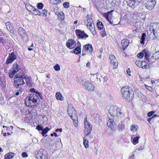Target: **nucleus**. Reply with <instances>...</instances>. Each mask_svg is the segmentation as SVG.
<instances>
[{
    "label": "nucleus",
    "mask_w": 159,
    "mask_h": 159,
    "mask_svg": "<svg viewBox=\"0 0 159 159\" xmlns=\"http://www.w3.org/2000/svg\"><path fill=\"white\" fill-rule=\"evenodd\" d=\"M56 97L58 100L62 101L63 100V97H62L61 94L59 92H57L56 94Z\"/></svg>",
    "instance_id": "nucleus-28"
},
{
    "label": "nucleus",
    "mask_w": 159,
    "mask_h": 159,
    "mask_svg": "<svg viewBox=\"0 0 159 159\" xmlns=\"http://www.w3.org/2000/svg\"><path fill=\"white\" fill-rule=\"evenodd\" d=\"M101 35L102 37H104L105 36L106 33V31L104 30L103 31H102L101 32Z\"/></svg>",
    "instance_id": "nucleus-60"
},
{
    "label": "nucleus",
    "mask_w": 159,
    "mask_h": 159,
    "mask_svg": "<svg viewBox=\"0 0 159 159\" xmlns=\"http://www.w3.org/2000/svg\"><path fill=\"white\" fill-rule=\"evenodd\" d=\"M70 116L73 120H74L77 118L75 110H73Z\"/></svg>",
    "instance_id": "nucleus-34"
},
{
    "label": "nucleus",
    "mask_w": 159,
    "mask_h": 159,
    "mask_svg": "<svg viewBox=\"0 0 159 159\" xmlns=\"http://www.w3.org/2000/svg\"><path fill=\"white\" fill-rule=\"evenodd\" d=\"M143 56V51H142V52L139 53L137 55L138 57L139 58H142Z\"/></svg>",
    "instance_id": "nucleus-51"
},
{
    "label": "nucleus",
    "mask_w": 159,
    "mask_h": 159,
    "mask_svg": "<svg viewBox=\"0 0 159 159\" xmlns=\"http://www.w3.org/2000/svg\"><path fill=\"white\" fill-rule=\"evenodd\" d=\"M75 46H76V47L81 48V44L79 41H77V43H76L75 44Z\"/></svg>",
    "instance_id": "nucleus-55"
},
{
    "label": "nucleus",
    "mask_w": 159,
    "mask_h": 159,
    "mask_svg": "<svg viewBox=\"0 0 159 159\" xmlns=\"http://www.w3.org/2000/svg\"><path fill=\"white\" fill-rule=\"evenodd\" d=\"M25 103V105L29 107H34L39 102V99L38 95L34 93H31L29 96L26 97Z\"/></svg>",
    "instance_id": "nucleus-2"
},
{
    "label": "nucleus",
    "mask_w": 159,
    "mask_h": 159,
    "mask_svg": "<svg viewBox=\"0 0 159 159\" xmlns=\"http://www.w3.org/2000/svg\"><path fill=\"white\" fill-rule=\"evenodd\" d=\"M155 113V111H152L149 112L147 114L148 116V117H150L154 113Z\"/></svg>",
    "instance_id": "nucleus-56"
},
{
    "label": "nucleus",
    "mask_w": 159,
    "mask_h": 159,
    "mask_svg": "<svg viewBox=\"0 0 159 159\" xmlns=\"http://www.w3.org/2000/svg\"><path fill=\"white\" fill-rule=\"evenodd\" d=\"M89 142L87 140L86 137H84L83 138V144L86 148H88L89 145L88 144Z\"/></svg>",
    "instance_id": "nucleus-32"
},
{
    "label": "nucleus",
    "mask_w": 159,
    "mask_h": 159,
    "mask_svg": "<svg viewBox=\"0 0 159 159\" xmlns=\"http://www.w3.org/2000/svg\"><path fill=\"white\" fill-rule=\"evenodd\" d=\"M84 89L89 91L93 90L94 86L91 83L86 82L84 84Z\"/></svg>",
    "instance_id": "nucleus-12"
},
{
    "label": "nucleus",
    "mask_w": 159,
    "mask_h": 159,
    "mask_svg": "<svg viewBox=\"0 0 159 159\" xmlns=\"http://www.w3.org/2000/svg\"><path fill=\"white\" fill-rule=\"evenodd\" d=\"M109 112L110 113V114L111 115V116H114L116 115L117 116H119L121 114L120 112L118 111H117V110H115V111L116 112V113H117L116 114H114L113 113H112V111H114V110H109Z\"/></svg>",
    "instance_id": "nucleus-35"
},
{
    "label": "nucleus",
    "mask_w": 159,
    "mask_h": 159,
    "mask_svg": "<svg viewBox=\"0 0 159 159\" xmlns=\"http://www.w3.org/2000/svg\"><path fill=\"white\" fill-rule=\"evenodd\" d=\"M36 129L39 131L43 130V128L41 125H38L36 128Z\"/></svg>",
    "instance_id": "nucleus-48"
},
{
    "label": "nucleus",
    "mask_w": 159,
    "mask_h": 159,
    "mask_svg": "<svg viewBox=\"0 0 159 159\" xmlns=\"http://www.w3.org/2000/svg\"><path fill=\"white\" fill-rule=\"evenodd\" d=\"M134 15L133 13H128L124 15V16L121 18V20H129Z\"/></svg>",
    "instance_id": "nucleus-20"
},
{
    "label": "nucleus",
    "mask_w": 159,
    "mask_h": 159,
    "mask_svg": "<svg viewBox=\"0 0 159 159\" xmlns=\"http://www.w3.org/2000/svg\"><path fill=\"white\" fill-rule=\"evenodd\" d=\"M13 69L16 70H18V71L20 70L19 66L16 63L14 64L13 65Z\"/></svg>",
    "instance_id": "nucleus-46"
},
{
    "label": "nucleus",
    "mask_w": 159,
    "mask_h": 159,
    "mask_svg": "<svg viewBox=\"0 0 159 159\" xmlns=\"http://www.w3.org/2000/svg\"><path fill=\"white\" fill-rule=\"evenodd\" d=\"M6 25L7 30L9 31L11 33H13V30L11 23L9 22H7L6 23Z\"/></svg>",
    "instance_id": "nucleus-22"
},
{
    "label": "nucleus",
    "mask_w": 159,
    "mask_h": 159,
    "mask_svg": "<svg viewBox=\"0 0 159 159\" xmlns=\"http://www.w3.org/2000/svg\"><path fill=\"white\" fill-rule=\"evenodd\" d=\"M144 147L143 146H140L138 148L139 151L142 150L143 149Z\"/></svg>",
    "instance_id": "nucleus-64"
},
{
    "label": "nucleus",
    "mask_w": 159,
    "mask_h": 159,
    "mask_svg": "<svg viewBox=\"0 0 159 159\" xmlns=\"http://www.w3.org/2000/svg\"><path fill=\"white\" fill-rule=\"evenodd\" d=\"M20 78H24V79L25 80V81L27 83L28 82V81H29V78L24 76V73L20 72H19L17 74H16L14 77V79Z\"/></svg>",
    "instance_id": "nucleus-15"
},
{
    "label": "nucleus",
    "mask_w": 159,
    "mask_h": 159,
    "mask_svg": "<svg viewBox=\"0 0 159 159\" xmlns=\"http://www.w3.org/2000/svg\"><path fill=\"white\" fill-rule=\"evenodd\" d=\"M31 13L35 15H40L41 14V11L38 10L36 8L33 7L32 10H31Z\"/></svg>",
    "instance_id": "nucleus-21"
},
{
    "label": "nucleus",
    "mask_w": 159,
    "mask_h": 159,
    "mask_svg": "<svg viewBox=\"0 0 159 159\" xmlns=\"http://www.w3.org/2000/svg\"><path fill=\"white\" fill-rule=\"evenodd\" d=\"M122 98L126 101L131 102L134 98V92L129 86L122 87L121 89Z\"/></svg>",
    "instance_id": "nucleus-1"
},
{
    "label": "nucleus",
    "mask_w": 159,
    "mask_h": 159,
    "mask_svg": "<svg viewBox=\"0 0 159 159\" xmlns=\"http://www.w3.org/2000/svg\"><path fill=\"white\" fill-rule=\"evenodd\" d=\"M64 7L66 8H67L69 7V3L67 2H65L63 4Z\"/></svg>",
    "instance_id": "nucleus-50"
},
{
    "label": "nucleus",
    "mask_w": 159,
    "mask_h": 159,
    "mask_svg": "<svg viewBox=\"0 0 159 159\" xmlns=\"http://www.w3.org/2000/svg\"><path fill=\"white\" fill-rule=\"evenodd\" d=\"M108 120L107 122V125L108 127L111 129H112L113 128L115 123L114 122V120L112 118H107Z\"/></svg>",
    "instance_id": "nucleus-16"
},
{
    "label": "nucleus",
    "mask_w": 159,
    "mask_h": 159,
    "mask_svg": "<svg viewBox=\"0 0 159 159\" xmlns=\"http://www.w3.org/2000/svg\"><path fill=\"white\" fill-rule=\"evenodd\" d=\"M50 130V129L47 127L45 128L44 129H43V130H42V132H41V134L43 136H44V135L47 134L48 132Z\"/></svg>",
    "instance_id": "nucleus-41"
},
{
    "label": "nucleus",
    "mask_w": 159,
    "mask_h": 159,
    "mask_svg": "<svg viewBox=\"0 0 159 159\" xmlns=\"http://www.w3.org/2000/svg\"><path fill=\"white\" fill-rule=\"evenodd\" d=\"M72 108H74L73 105L71 103H68L67 109H71Z\"/></svg>",
    "instance_id": "nucleus-54"
},
{
    "label": "nucleus",
    "mask_w": 159,
    "mask_h": 159,
    "mask_svg": "<svg viewBox=\"0 0 159 159\" xmlns=\"http://www.w3.org/2000/svg\"><path fill=\"white\" fill-rule=\"evenodd\" d=\"M75 41L73 39H69L68 40L66 43V46L67 47L69 48V49H71L75 48V47H74L72 48H71V47L73 45V44L75 43Z\"/></svg>",
    "instance_id": "nucleus-19"
},
{
    "label": "nucleus",
    "mask_w": 159,
    "mask_h": 159,
    "mask_svg": "<svg viewBox=\"0 0 159 159\" xmlns=\"http://www.w3.org/2000/svg\"><path fill=\"white\" fill-rule=\"evenodd\" d=\"M15 154L12 152H9L7 154H6L4 156L5 159H11L14 156Z\"/></svg>",
    "instance_id": "nucleus-24"
},
{
    "label": "nucleus",
    "mask_w": 159,
    "mask_h": 159,
    "mask_svg": "<svg viewBox=\"0 0 159 159\" xmlns=\"http://www.w3.org/2000/svg\"><path fill=\"white\" fill-rule=\"evenodd\" d=\"M150 30L152 31L153 34L155 35L158 30H159V23H151L150 26Z\"/></svg>",
    "instance_id": "nucleus-8"
},
{
    "label": "nucleus",
    "mask_w": 159,
    "mask_h": 159,
    "mask_svg": "<svg viewBox=\"0 0 159 159\" xmlns=\"http://www.w3.org/2000/svg\"><path fill=\"white\" fill-rule=\"evenodd\" d=\"M37 7L38 9H41L43 7V5L42 3H39L37 4Z\"/></svg>",
    "instance_id": "nucleus-45"
},
{
    "label": "nucleus",
    "mask_w": 159,
    "mask_h": 159,
    "mask_svg": "<svg viewBox=\"0 0 159 159\" xmlns=\"http://www.w3.org/2000/svg\"><path fill=\"white\" fill-rule=\"evenodd\" d=\"M146 36V34L145 33H143L142 34L141 38V40L140 41V42L141 44H144V41L145 40Z\"/></svg>",
    "instance_id": "nucleus-39"
},
{
    "label": "nucleus",
    "mask_w": 159,
    "mask_h": 159,
    "mask_svg": "<svg viewBox=\"0 0 159 159\" xmlns=\"http://www.w3.org/2000/svg\"><path fill=\"white\" fill-rule=\"evenodd\" d=\"M143 56L147 60H148L149 57V52L147 50H143Z\"/></svg>",
    "instance_id": "nucleus-30"
},
{
    "label": "nucleus",
    "mask_w": 159,
    "mask_h": 159,
    "mask_svg": "<svg viewBox=\"0 0 159 159\" xmlns=\"http://www.w3.org/2000/svg\"><path fill=\"white\" fill-rule=\"evenodd\" d=\"M98 75H101L100 74H99L98 73V74H94L93 75V77H94V78H96V80H97L96 81H95V82L96 83H99V82H100L99 81V79L98 78V79H97V77H98Z\"/></svg>",
    "instance_id": "nucleus-47"
},
{
    "label": "nucleus",
    "mask_w": 159,
    "mask_h": 159,
    "mask_svg": "<svg viewBox=\"0 0 159 159\" xmlns=\"http://www.w3.org/2000/svg\"><path fill=\"white\" fill-rule=\"evenodd\" d=\"M145 2L146 8L149 10L153 9L156 4L155 0H145Z\"/></svg>",
    "instance_id": "nucleus-5"
},
{
    "label": "nucleus",
    "mask_w": 159,
    "mask_h": 159,
    "mask_svg": "<svg viewBox=\"0 0 159 159\" xmlns=\"http://www.w3.org/2000/svg\"><path fill=\"white\" fill-rule=\"evenodd\" d=\"M89 50V52L92 53L93 52V48H92V46L91 44H86L83 46L82 52H86V51H88Z\"/></svg>",
    "instance_id": "nucleus-14"
},
{
    "label": "nucleus",
    "mask_w": 159,
    "mask_h": 159,
    "mask_svg": "<svg viewBox=\"0 0 159 159\" xmlns=\"http://www.w3.org/2000/svg\"><path fill=\"white\" fill-rule=\"evenodd\" d=\"M87 22L88 23V24H89L90 23H93V20L92 19V18L91 17H90L89 18H88L87 20Z\"/></svg>",
    "instance_id": "nucleus-53"
},
{
    "label": "nucleus",
    "mask_w": 159,
    "mask_h": 159,
    "mask_svg": "<svg viewBox=\"0 0 159 159\" xmlns=\"http://www.w3.org/2000/svg\"><path fill=\"white\" fill-rule=\"evenodd\" d=\"M14 74L11 71H10L9 72V75L10 78H12L13 77Z\"/></svg>",
    "instance_id": "nucleus-59"
},
{
    "label": "nucleus",
    "mask_w": 159,
    "mask_h": 159,
    "mask_svg": "<svg viewBox=\"0 0 159 159\" xmlns=\"http://www.w3.org/2000/svg\"><path fill=\"white\" fill-rule=\"evenodd\" d=\"M121 43L122 48L123 50H124L128 46L129 44V41L127 39H123L121 40Z\"/></svg>",
    "instance_id": "nucleus-18"
},
{
    "label": "nucleus",
    "mask_w": 159,
    "mask_h": 159,
    "mask_svg": "<svg viewBox=\"0 0 159 159\" xmlns=\"http://www.w3.org/2000/svg\"><path fill=\"white\" fill-rule=\"evenodd\" d=\"M135 64L139 67L141 66V61H136L135 62Z\"/></svg>",
    "instance_id": "nucleus-52"
},
{
    "label": "nucleus",
    "mask_w": 159,
    "mask_h": 159,
    "mask_svg": "<svg viewBox=\"0 0 159 159\" xmlns=\"http://www.w3.org/2000/svg\"><path fill=\"white\" fill-rule=\"evenodd\" d=\"M41 13L43 16H46L47 14V11L45 10H41Z\"/></svg>",
    "instance_id": "nucleus-49"
},
{
    "label": "nucleus",
    "mask_w": 159,
    "mask_h": 159,
    "mask_svg": "<svg viewBox=\"0 0 159 159\" xmlns=\"http://www.w3.org/2000/svg\"><path fill=\"white\" fill-rule=\"evenodd\" d=\"M89 26V29L90 31L92 30H94L95 29L94 28V26L93 24V23H90L89 25L88 24L87 25V27H88V26Z\"/></svg>",
    "instance_id": "nucleus-42"
},
{
    "label": "nucleus",
    "mask_w": 159,
    "mask_h": 159,
    "mask_svg": "<svg viewBox=\"0 0 159 159\" xmlns=\"http://www.w3.org/2000/svg\"><path fill=\"white\" fill-rule=\"evenodd\" d=\"M20 88L18 90V91L19 92H20V93H22V92L24 90V89L23 88H22L21 86H20Z\"/></svg>",
    "instance_id": "nucleus-62"
},
{
    "label": "nucleus",
    "mask_w": 159,
    "mask_h": 159,
    "mask_svg": "<svg viewBox=\"0 0 159 159\" xmlns=\"http://www.w3.org/2000/svg\"><path fill=\"white\" fill-rule=\"evenodd\" d=\"M84 133L86 136H88L92 130V125L90 123L84 125Z\"/></svg>",
    "instance_id": "nucleus-9"
},
{
    "label": "nucleus",
    "mask_w": 159,
    "mask_h": 159,
    "mask_svg": "<svg viewBox=\"0 0 159 159\" xmlns=\"http://www.w3.org/2000/svg\"><path fill=\"white\" fill-rule=\"evenodd\" d=\"M50 3L53 4H58L56 0H51Z\"/></svg>",
    "instance_id": "nucleus-57"
},
{
    "label": "nucleus",
    "mask_w": 159,
    "mask_h": 159,
    "mask_svg": "<svg viewBox=\"0 0 159 159\" xmlns=\"http://www.w3.org/2000/svg\"><path fill=\"white\" fill-rule=\"evenodd\" d=\"M58 16V19L59 20H64L65 18V15L63 12L60 11L58 12L57 14L56 13Z\"/></svg>",
    "instance_id": "nucleus-23"
},
{
    "label": "nucleus",
    "mask_w": 159,
    "mask_h": 159,
    "mask_svg": "<svg viewBox=\"0 0 159 159\" xmlns=\"http://www.w3.org/2000/svg\"><path fill=\"white\" fill-rule=\"evenodd\" d=\"M36 157L38 159H47L48 155L46 151L41 149L38 152Z\"/></svg>",
    "instance_id": "nucleus-4"
},
{
    "label": "nucleus",
    "mask_w": 159,
    "mask_h": 159,
    "mask_svg": "<svg viewBox=\"0 0 159 159\" xmlns=\"http://www.w3.org/2000/svg\"><path fill=\"white\" fill-rule=\"evenodd\" d=\"M141 68L143 69H148L149 66L147 62L145 61H141Z\"/></svg>",
    "instance_id": "nucleus-27"
},
{
    "label": "nucleus",
    "mask_w": 159,
    "mask_h": 159,
    "mask_svg": "<svg viewBox=\"0 0 159 159\" xmlns=\"http://www.w3.org/2000/svg\"><path fill=\"white\" fill-rule=\"evenodd\" d=\"M22 113L26 115L24 121L25 123H29L32 122V119L36 117L34 111L36 110H20Z\"/></svg>",
    "instance_id": "nucleus-3"
},
{
    "label": "nucleus",
    "mask_w": 159,
    "mask_h": 159,
    "mask_svg": "<svg viewBox=\"0 0 159 159\" xmlns=\"http://www.w3.org/2000/svg\"><path fill=\"white\" fill-rule=\"evenodd\" d=\"M110 109H117L118 107L116 106L112 105L110 107Z\"/></svg>",
    "instance_id": "nucleus-58"
},
{
    "label": "nucleus",
    "mask_w": 159,
    "mask_h": 159,
    "mask_svg": "<svg viewBox=\"0 0 159 159\" xmlns=\"http://www.w3.org/2000/svg\"><path fill=\"white\" fill-rule=\"evenodd\" d=\"M125 129V125L122 124H120L118 126V129L120 131H123Z\"/></svg>",
    "instance_id": "nucleus-31"
},
{
    "label": "nucleus",
    "mask_w": 159,
    "mask_h": 159,
    "mask_svg": "<svg viewBox=\"0 0 159 159\" xmlns=\"http://www.w3.org/2000/svg\"><path fill=\"white\" fill-rule=\"evenodd\" d=\"M22 39L25 42H27L28 40V37L27 34L21 36Z\"/></svg>",
    "instance_id": "nucleus-37"
},
{
    "label": "nucleus",
    "mask_w": 159,
    "mask_h": 159,
    "mask_svg": "<svg viewBox=\"0 0 159 159\" xmlns=\"http://www.w3.org/2000/svg\"><path fill=\"white\" fill-rule=\"evenodd\" d=\"M97 25L98 29L99 30H101L104 27L103 24L101 21L98 22L97 23Z\"/></svg>",
    "instance_id": "nucleus-36"
},
{
    "label": "nucleus",
    "mask_w": 159,
    "mask_h": 159,
    "mask_svg": "<svg viewBox=\"0 0 159 159\" xmlns=\"http://www.w3.org/2000/svg\"><path fill=\"white\" fill-rule=\"evenodd\" d=\"M25 7L28 11H30V12H31V10H32L34 7L28 4H26L25 5Z\"/></svg>",
    "instance_id": "nucleus-43"
},
{
    "label": "nucleus",
    "mask_w": 159,
    "mask_h": 159,
    "mask_svg": "<svg viewBox=\"0 0 159 159\" xmlns=\"http://www.w3.org/2000/svg\"><path fill=\"white\" fill-rule=\"evenodd\" d=\"M141 0H126L127 5L132 8L137 6L140 2Z\"/></svg>",
    "instance_id": "nucleus-7"
},
{
    "label": "nucleus",
    "mask_w": 159,
    "mask_h": 159,
    "mask_svg": "<svg viewBox=\"0 0 159 159\" xmlns=\"http://www.w3.org/2000/svg\"><path fill=\"white\" fill-rule=\"evenodd\" d=\"M110 59L111 60V63L113 66V68H116L118 65V62L115 57L114 56L111 55L110 56Z\"/></svg>",
    "instance_id": "nucleus-13"
},
{
    "label": "nucleus",
    "mask_w": 159,
    "mask_h": 159,
    "mask_svg": "<svg viewBox=\"0 0 159 159\" xmlns=\"http://www.w3.org/2000/svg\"><path fill=\"white\" fill-rule=\"evenodd\" d=\"M98 77H97V79H99L100 82L101 81H103V82L104 83L105 82H106L108 80V78L106 76H105L103 77L101 75H98Z\"/></svg>",
    "instance_id": "nucleus-25"
},
{
    "label": "nucleus",
    "mask_w": 159,
    "mask_h": 159,
    "mask_svg": "<svg viewBox=\"0 0 159 159\" xmlns=\"http://www.w3.org/2000/svg\"><path fill=\"white\" fill-rule=\"evenodd\" d=\"M16 58V56L13 52L9 54L8 58L6 61V63L8 64L11 63Z\"/></svg>",
    "instance_id": "nucleus-11"
},
{
    "label": "nucleus",
    "mask_w": 159,
    "mask_h": 159,
    "mask_svg": "<svg viewBox=\"0 0 159 159\" xmlns=\"http://www.w3.org/2000/svg\"><path fill=\"white\" fill-rule=\"evenodd\" d=\"M22 156L24 157H28V155L25 152H23L22 153Z\"/></svg>",
    "instance_id": "nucleus-61"
},
{
    "label": "nucleus",
    "mask_w": 159,
    "mask_h": 159,
    "mask_svg": "<svg viewBox=\"0 0 159 159\" xmlns=\"http://www.w3.org/2000/svg\"><path fill=\"white\" fill-rule=\"evenodd\" d=\"M91 119L95 123H97L100 120V116L97 114L94 113L91 116Z\"/></svg>",
    "instance_id": "nucleus-17"
},
{
    "label": "nucleus",
    "mask_w": 159,
    "mask_h": 159,
    "mask_svg": "<svg viewBox=\"0 0 159 159\" xmlns=\"http://www.w3.org/2000/svg\"><path fill=\"white\" fill-rule=\"evenodd\" d=\"M112 11H108L107 13H104V15H103V16H104V17H105L107 19V20L110 22V23L111 24H112V22H111L110 21V20L108 18V17L109 15L111 16V12Z\"/></svg>",
    "instance_id": "nucleus-29"
},
{
    "label": "nucleus",
    "mask_w": 159,
    "mask_h": 159,
    "mask_svg": "<svg viewBox=\"0 0 159 159\" xmlns=\"http://www.w3.org/2000/svg\"><path fill=\"white\" fill-rule=\"evenodd\" d=\"M75 32L78 39H86L89 36L84 31H82L80 30L76 29L75 30Z\"/></svg>",
    "instance_id": "nucleus-6"
},
{
    "label": "nucleus",
    "mask_w": 159,
    "mask_h": 159,
    "mask_svg": "<svg viewBox=\"0 0 159 159\" xmlns=\"http://www.w3.org/2000/svg\"><path fill=\"white\" fill-rule=\"evenodd\" d=\"M134 135L132 136L131 138H133V143L134 145L138 143V140L140 138L139 136H138L135 137H134Z\"/></svg>",
    "instance_id": "nucleus-26"
},
{
    "label": "nucleus",
    "mask_w": 159,
    "mask_h": 159,
    "mask_svg": "<svg viewBox=\"0 0 159 159\" xmlns=\"http://www.w3.org/2000/svg\"><path fill=\"white\" fill-rule=\"evenodd\" d=\"M24 78H18V80H14V84L16 88H19L20 86H21L25 84V82L24 80Z\"/></svg>",
    "instance_id": "nucleus-10"
},
{
    "label": "nucleus",
    "mask_w": 159,
    "mask_h": 159,
    "mask_svg": "<svg viewBox=\"0 0 159 159\" xmlns=\"http://www.w3.org/2000/svg\"><path fill=\"white\" fill-rule=\"evenodd\" d=\"M81 48L76 47L74 50V52L76 54L81 53Z\"/></svg>",
    "instance_id": "nucleus-38"
},
{
    "label": "nucleus",
    "mask_w": 159,
    "mask_h": 159,
    "mask_svg": "<svg viewBox=\"0 0 159 159\" xmlns=\"http://www.w3.org/2000/svg\"><path fill=\"white\" fill-rule=\"evenodd\" d=\"M18 31V33L20 36L26 34V32L22 28H19Z\"/></svg>",
    "instance_id": "nucleus-33"
},
{
    "label": "nucleus",
    "mask_w": 159,
    "mask_h": 159,
    "mask_svg": "<svg viewBox=\"0 0 159 159\" xmlns=\"http://www.w3.org/2000/svg\"><path fill=\"white\" fill-rule=\"evenodd\" d=\"M74 120V126L75 127H77L78 125V121L76 120L75 121V119L74 120Z\"/></svg>",
    "instance_id": "nucleus-63"
},
{
    "label": "nucleus",
    "mask_w": 159,
    "mask_h": 159,
    "mask_svg": "<svg viewBox=\"0 0 159 159\" xmlns=\"http://www.w3.org/2000/svg\"><path fill=\"white\" fill-rule=\"evenodd\" d=\"M54 68L57 71H59L60 70V66L58 64H57L55 66H54Z\"/></svg>",
    "instance_id": "nucleus-44"
},
{
    "label": "nucleus",
    "mask_w": 159,
    "mask_h": 159,
    "mask_svg": "<svg viewBox=\"0 0 159 159\" xmlns=\"http://www.w3.org/2000/svg\"><path fill=\"white\" fill-rule=\"evenodd\" d=\"M138 128V127L137 125H132L131 126V130L133 132H135L137 131Z\"/></svg>",
    "instance_id": "nucleus-40"
}]
</instances>
